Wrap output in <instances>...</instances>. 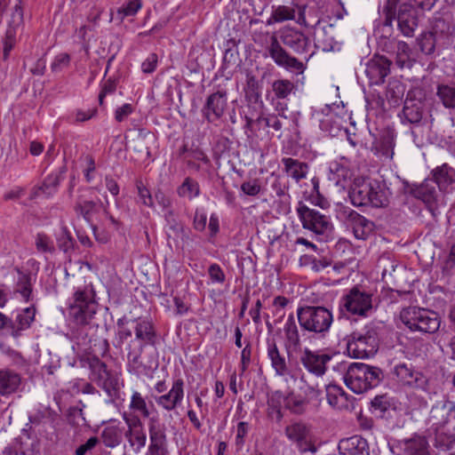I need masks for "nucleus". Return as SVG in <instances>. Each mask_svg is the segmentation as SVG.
Returning a JSON list of instances; mask_svg holds the SVG:
<instances>
[{
	"label": "nucleus",
	"instance_id": "obj_32",
	"mask_svg": "<svg viewBox=\"0 0 455 455\" xmlns=\"http://www.w3.org/2000/svg\"><path fill=\"white\" fill-rule=\"evenodd\" d=\"M166 219L168 221V229L166 232L168 243L170 246L173 243L178 247L180 240H183L185 236L183 225L174 219V215L172 211L167 213Z\"/></svg>",
	"mask_w": 455,
	"mask_h": 455
},
{
	"label": "nucleus",
	"instance_id": "obj_8",
	"mask_svg": "<svg viewBox=\"0 0 455 455\" xmlns=\"http://www.w3.org/2000/svg\"><path fill=\"white\" fill-rule=\"evenodd\" d=\"M347 353L354 358H369L378 350V339L373 331L354 332L347 344Z\"/></svg>",
	"mask_w": 455,
	"mask_h": 455
},
{
	"label": "nucleus",
	"instance_id": "obj_34",
	"mask_svg": "<svg viewBox=\"0 0 455 455\" xmlns=\"http://www.w3.org/2000/svg\"><path fill=\"white\" fill-rule=\"evenodd\" d=\"M282 163L284 165L285 172L297 181L307 177L308 166L306 163L291 157L283 158Z\"/></svg>",
	"mask_w": 455,
	"mask_h": 455
},
{
	"label": "nucleus",
	"instance_id": "obj_51",
	"mask_svg": "<svg viewBox=\"0 0 455 455\" xmlns=\"http://www.w3.org/2000/svg\"><path fill=\"white\" fill-rule=\"evenodd\" d=\"M36 315V308L34 307H27L23 313L17 317L20 330L23 331L28 329L33 323Z\"/></svg>",
	"mask_w": 455,
	"mask_h": 455
},
{
	"label": "nucleus",
	"instance_id": "obj_50",
	"mask_svg": "<svg viewBox=\"0 0 455 455\" xmlns=\"http://www.w3.org/2000/svg\"><path fill=\"white\" fill-rule=\"evenodd\" d=\"M281 117L286 118V116L279 113L278 115H268L267 116H260L256 119V122L258 124L264 123L266 126L273 128L276 132H281L283 128V123L280 119Z\"/></svg>",
	"mask_w": 455,
	"mask_h": 455
},
{
	"label": "nucleus",
	"instance_id": "obj_64",
	"mask_svg": "<svg viewBox=\"0 0 455 455\" xmlns=\"http://www.w3.org/2000/svg\"><path fill=\"white\" fill-rule=\"evenodd\" d=\"M132 108L130 104H124L121 108H117L115 114L116 120L117 122L124 121L131 113Z\"/></svg>",
	"mask_w": 455,
	"mask_h": 455
},
{
	"label": "nucleus",
	"instance_id": "obj_54",
	"mask_svg": "<svg viewBox=\"0 0 455 455\" xmlns=\"http://www.w3.org/2000/svg\"><path fill=\"white\" fill-rule=\"evenodd\" d=\"M136 187L140 202L146 206L152 207L154 202L149 190L144 186L142 181H137Z\"/></svg>",
	"mask_w": 455,
	"mask_h": 455
},
{
	"label": "nucleus",
	"instance_id": "obj_20",
	"mask_svg": "<svg viewBox=\"0 0 455 455\" xmlns=\"http://www.w3.org/2000/svg\"><path fill=\"white\" fill-rule=\"evenodd\" d=\"M396 20L402 34L408 37L413 36L415 28L418 26V16L415 8L408 4H401Z\"/></svg>",
	"mask_w": 455,
	"mask_h": 455
},
{
	"label": "nucleus",
	"instance_id": "obj_37",
	"mask_svg": "<svg viewBox=\"0 0 455 455\" xmlns=\"http://www.w3.org/2000/svg\"><path fill=\"white\" fill-rule=\"evenodd\" d=\"M284 334L286 339V346L288 347H292L293 349H298L300 347V337L292 315L288 317L284 325Z\"/></svg>",
	"mask_w": 455,
	"mask_h": 455
},
{
	"label": "nucleus",
	"instance_id": "obj_13",
	"mask_svg": "<svg viewBox=\"0 0 455 455\" xmlns=\"http://www.w3.org/2000/svg\"><path fill=\"white\" fill-rule=\"evenodd\" d=\"M128 148L138 155L139 160H148L150 157L149 147L156 142V136L145 129H134L126 137Z\"/></svg>",
	"mask_w": 455,
	"mask_h": 455
},
{
	"label": "nucleus",
	"instance_id": "obj_62",
	"mask_svg": "<svg viewBox=\"0 0 455 455\" xmlns=\"http://www.w3.org/2000/svg\"><path fill=\"white\" fill-rule=\"evenodd\" d=\"M123 418L128 427L127 431L143 427L144 426L140 419L136 415L128 416L126 413H124Z\"/></svg>",
	"mask_w": 455,
	"mask_h": 455
},
{
	"label": "nucleus",
	"instance_id": "obj_21",
	"mask_svg": "<svg viewBox=\"0 0 455 455\" xmlns=\"http://www.w3.org/2000/svg\"><path fill=\"white\" fill-rule=\"evenodd\" d=\"M184 397V381L181 379H176L168 393L155 397L158 406L167 411L176 409Z\"/></svg>",
	"mask_w": 455,
	"mask_h": 455
},
{
	"label": "nucleus",
	"instance_id": "obj_6",
	"mask_svg": "<svg viewBox=\"0 0 455 455\" xmlns=\"http://www.w3.org/2000/svg\"><path fill=\"white\" fill-rule=\"evenodd\" d=\"M306 405V398L296 395L293 390L286 395L280 391H275L267 399V413L271 419L280 422L283 417V408L292 413L301 414L304 412Z\"/></svg>",
	"mask_w": 455,
	"mask_h": 455
},
{
	"label": "nucleus",
	"instance_id": "obj_14",
	"mask_svg": "<svg viewBox=\"0 0 455 455\" xmlns=\"http://www.w3.org/2000/svg\"><path fill=\"white\" fill-rule=\"evenodd\" d=\"M331 355L322 351H313L305 348L300 356L301 364L312 374L320 377L327 371V363L331 361Z\"/></svg>",
	"mask_w": 455,
	"mask_h": 455
},
{
	"label": "nucleus",
	"instance_id": "obj_38",
	"mask_svg": "<svg viewBox=\"0 0 455 455\" xmlns=\"http://www.w3.org/2000/svg\"><path fill=\"white\" fill-rule=\"evenodd\" d=\"M123 429L118 426L106 427L100 435L103 443L108 448L118 446L123 439Z\"/></svg>",
	"mask_w": 455,
	"mask_h": 455
},
{
	"label": "nucleus",
	"instance_id": "obj_28",
	"mask_svg": "<svg viewBox=\"0 0 455 455\" xmlns=\"http://www.w3.org/2000/svg\"><path fill=\"white\" fill-rule=\"evenodd\" d=\"M21 384L20 374L14 371L4 369L0 370V394L8 395L16 392Z\"/></svg>",
	"mask_w": 455,
	"mask_h": 455
},
{
	"label": "nucleus",
	"instance_id": "obj_44",
	"mask_svg": "<svg viewBox=\"0 0 455 455\" xmlns=\"http://www.w3.org/2000/svg\"><path fill=\"white\" fill-rule=\"evenodd\" d=\"M129 408L135 412H139L144 418L150 416L146 399L138 391L132 393Z\"/></svg>",
	"mask_w": 455,
	"mask_h": 455
},
{
	"label": "nucleus",
	"instance_id": "obj_35",
	"mask_svg": "<svg viewBox=\"0 0 455 455\" xmlns=\"http://www.w3.org/2000/svg\"><path fill=\"white\" fill-rule=\"evenodd\" d=\"M436 96L445 108L455 109V84H438Z\"/></svg>",
	"mask_w": 455,
	"mask_h": 455
},
{
	"label": "nucleus",
	"instance_id": "obj_9",
	"mask_svg": "<svg viewBox=\"0 0 455 455\" xmlns=\"http://www.w3.org/2000/svg\"><path fill=\"white\" fill-rule=\"evenodd\" d=\"M267 52L274 62L290 72L301 75L306 69V65L294 56H291L279 43L276 36L270 38Z\"/></svg>",
	"mask_w": 455,
	"mask_h": 455
},
{
	"label": "nucleus",
	"instance_id": "obj_59",
	"mask_svg": "<svg viewBox=\"0 0 455 455\" xmlns=\"http://www.w3.org/2000/svg\"><path fill=\"white\" fill-rule=\"evenodd\" d=\"M68 419V422L74 426H79L85 421L82 410L76 407L69 409Z\"/></svg>",
	"mask_w": 455,
	"mask_h": 455
},
{
	"label": "nucleus",
	"instance_id": "obj_7",
	"mask_svg": "<svg viewBox=\"0 0 455 455\" xmlns=\"http://www.w3.org/2000/svg\"><path fill=\"white\" fill-rule=\"evenodd\" d=\"M297 316L300 327L314 333L328 331L333 321L331 312L323 307H299Z\"/></svg>",
	"mask_w": 455,
	"mask_h": 455
},
{
	"label": "nucleus",
	"instance_id": "obj_36",
	"mask_svg": "<svg viewBox=\"0 0 455 455\" xmlns=\"http://www.w3.org/2000/svg\"><path fill=\"white\" fill-rule=\"evenodd\" d=\"M454 170L447 164H443L433 171L434 181L440 190H446L453 182Z\"/></svg>",
	"mask_w": 455,
	"mask_h": 455
},
{
	"label": "nucleus",
	"instance_id": "obj_23",
	"mask_svg": "<svg viewBox=\"0 0 455 455\" xmlns=\"http://www.w3.org/2000/svg\"><path fill=\"white\" fill-rule=\"evenodd\" d=\"M227 106V92L218 91L211 94L206 100L204 113L208 121L218 120L225 111Z\"/></svg>",
	"mask_w": 455,
	"mask_h": 455
},
{
	"label": "nucleus",
	"instance_id": "obj_11",
	"mask_svg": "<svg viewBox=\"0 0 455 455\" xmlns=\"http://www.w3.org/2000/svg\"><path fill=\"white\" fill-rule=\"evenodd\" d=\"M89 365L91 379L102 387L110 397L116 396L118 380L108 371L106 363L94 357L90 359Z\"/></svg>",
	"mask_w": 455,
	"mask_h": 455
},
{
	"label": "nucleus",
	"instance_id": "obj_22",
	"mask_svg": "<svg viewBox=\"0 0 455 455\" xmlns=\"http://www.w3.org/2000/svg\"><path fill=\"white\" fill-rule=\"evenodd\" d=\"M424 107L422 100L416 99L411 92H408L401 115L402 122L411 124L420 123L424 115Z\"/></svg>",
	"mask_w": 455,
	"mask_h": 455
},
{
	"label": "nucleus",
	"instance_id": "obj_47",
	"mask_svg": "<svg viewBox=\"0 0 455 455\" xmlns=\"http://www.w3.org/2000/svg\"><path fill=\"white\" fill-rule=\"evenodd\" d=\"M35 246L38 252L52 254L55 246L52 240L44 233H38L35 238Z\"/></svg>",
	"mask_w": 455,
	"mask_h": 455
},
{
	"label": "nucleus",
	"instance_id": "obj_4",
	"mask_svg": "<svg viewBox=\"0 0 455 455\" xmlns=\"http://www.w3.org/2000/svg\"><path fill=\"white\" fill-rule=\"evenodd\" d=\"M400 319L411 331L423 333H435L440 328L441 319L431 310L409 307L400 312Z\"/></svg>",
	"mask_w": 455,
	"mask_h": 455
},
{
	"label": "nucleus",
	"instance_id": "obj_25",
	"mask_svg": "<svg viewBox=\"0 0 455 455\" xmlns=\"http://www.w3.org/2000/svg\"><path fill=\"white\" fill-rule=\"evenodd\" d=\"M339 450L343 455H370L368 443L360 435L341 440Z\"/></svg>",
	"mask_w": 455,
	"mask_h": 455
},
{
	"label": "nucleus",
	"instance_id": "obj_10",
	"mask_svg": "<svg viewBox=\"0 0 455 455\" xmlns=\"http://www.w3.org/2000/svg\"><path fill=\"white\" fill-rule=\"evenodd\" d=\"M286 437L296 443L301 452L311 451L315 453L316 448L312 442V432L309 425L302 421H294L287 425L284 429Z\"/></svg>",
	"mask_w": 455,
	"mask_h": 455
},
{
	"label": "nucleus",
	"instance_id": "obj_1",
	"mask_svg": "<svg viewBox=\"0 0 455 455\" xmlns=\"http://www.w3.org/2000/svg\"><path fill=\"white\" fill-rule=\"evenodd\" d=\"M351 203L355 206L371 205L383 207L387 204V197L379 182L365 178H355L349 190Z\"/></svg>",
	"mask_w": 455,
	"mask_h": 455
},
{
	"label": "nucleus",
	"instance_id": "obj_16",
	"mask_svg": "<svg viewBox=\"0 0 455 455\" xmlns=\"http://www.w3.org/2000/svg\"><path fill=\"white\" fill-rule=\"evenodd\" d=\"M23 27V8L22 0H18V3L12 10L11 18L8 20V28L6 31V39L4 46V56L7 58L10 51L12 50L15 36L17 32Z\"/></svg>",
	"mask_w": 455,
	"mask_h": 455
},
{
	"label": "nucleus",
	"instance_id": "obj_29",
	"mask_svg": "<svg viewBox=\"0 0 455 455\" xmlns=\"http://www.w3.org/2000/svg\"><path fill=\"white\" fill-rule=\"evenodd\" d=\"M395 373L403 384L411 387H422L426 382V379L419 372L414 371L404 363L396 365Z\"/></svg>",
	"mask_w": 455,
	"mask_h": 455
},
{
	"label": "nucleus",
	"instance_id": "obj_26",
	"mask_svg": "<svg viewBox=\"0 0 455 455\" xmlns=\"http://www.w3.org/2000/svg\"><path fill=\"white\" fill-rule=\"evenodd\" d=\"M150 444L146 455H167L166 435L158 426L149 425Z\"/></svg>",
	"mask_w": 455,
	"mask_h": 455
},
{
	"label": "nucleus",
	"instance_id": "obj_48",
	"mask_svg": "<svg viewBox=\"0 0 455 455\" xmlns=\"http://www.w3.org/2000/svg\"><path fill=\"white\" fill-rule=\"evenodd\" d=\"M419 48L425 54H432L435 49V35L433 32H425L418 39Z\"/></svg>",
	"mask_w": 455,
	"mask_h": 455
},
{
	"label": "nucleus",
	"instance_id": "obj_12",
	"mask_svg": "<svg viewBox=\"0 0 455 455\" xmlns=\"http://www.w3.org/2000/svg\"><path fill=\"white\" fill-rule=\"evenodd\" d=\"M297 212L303 228L311 230L316 235H323L332 228L329 218L314 209L301 205L298 208Z\"/></svg>",
	"mask_w": 455,
	"mask_h": 455
},
{
	"label": "nucleus",
	"instance_id": "obj_15",
	"mask_svg": "<svg viewBox=\"0 0 455 455\" xmlns=\"http://www.w3.org/2000/svg\"><path fill=\"white\" fill-rule=\"evenodd\" d=\"M343 307L353 315H363L371 308V294L354 287L343 298Z\"/></svg>",
	"mask_w": 455,
	"mask_h": 455
},
{
	"label": "nucleus",
	"instance_id": "obj_27",
	"mask_svg": "<svg viewBox=\"0 0 455 455\" xmlns=\"http://www.w3.org/2000/svg\"><path fill=\"white\" fill-rule=\"evenodd\" d=\"M414 195L417 198L422 200L428 207L429 211L434 214L436 210V198L437 192L434 182L426 180L414 190Z\"/></svg>",
	"mask_w": 455,
	"mask_h": 455
},
{
	"label": "nucleus",
	"instance_id": "obj_57",
	"mask_svg": "<svg viewBox=\"0 0 455 455\" xmlns=\"http://www.w3.org/2000/svg\"><path fill=\"white\" fill-rule=\"evenodd\" d=\"M69 62L70 56L68 53H60L52 63L51 68L54 72L60 71L61 68L68 67Z\"/></svg>",
	"mask_w": 455,
	"mask_h": 455
},
{
	"label": "nucleus",
	"instance_id": "obj_24",
	"mask_svg": "<svg viewBox=\"0 0 455 455\" xmlns=\"http://www.w3.org/2000/svg\"><path fill=\"white\" fill-rule=\"evenodd\" d=\"M326 396L329 404L337 410H350L354 407V397L348 395L338 385H328Z\"/></svg>",
	"mask_w": 455,
	"mask_h": 455
},
{
	"label": "nucleus",
	"instance_id": "obj_55",
	"mask_svg": "<svg viewBox=\"0 0 455 455\" xmlns=\"http://www.w3.org/2000/svg\"><path fill=\"white\" fill-rule=\"evenodd\" d=\"M208 274L213 283H223L225 282V274L221 267L216 263H213L209 267Z\"/></svg>",
	"mask_w": 455,
	"mask_h": 455
},
{
	"label": "nucleus",
	"instance_id": "obj_18",
	"mask_svg": "<svg viewBox=\"0 0 455 455\" xmlns=\"http://www.w3.org/2000/svg\"><path fill=\"white\" fill-rule=\"evenodd\" d=\"M391 61L385 56L374 55L367 63L365 73L371 84L384 83L390 72Z\"/></svg>",
	"mask_w": 455,
	"mask_h": 455
},
{
	"label": "nucleus",
	"instance_id": "obj_39",
	"mask_svg": "<svg viewBox=\"0 0 455 455\" xmlns=\"http://www.w3.org/2000/svg\"><path fill=\"white\" fill-rule=\"evenodd\" d=\"M295 10L286 5H279L275 7L270 17L267 20V25L280 23L286 20H293L295 19Z\"/></svg>",
	"mask_w": 455,
	"mask_h": 455
},
{
	"label": "nucleus",
	"instance_id": "obj_2",
	"mask_svg": "<svg viewBox=\"0 0 455 455\" xmlns=\"http://www.w3.org/2000/svg\"><path fill=\"white\" fill-rule=\"evenodd\" d=\"M382 379V371L363 363H351L344 380L348 388L355 394H363L378 386Z\"/></svg>",
	"mask_w": 455,
	"mask_h": 455
},
{
	"label": "nucleus",
	"instance_id": "obj_49",
	"mask_svg": "<svg viewBox=\"0 0 455 455\" xmlns=\"http://www.w3.org/2000/svg\"><path fill=\"white\" fill-rule=\"evenodd\" d=\"M411 50L408 44L400 41L397 43L396 63L400 68H403L409 64Z\"/></svg>",
	"mask_w": 455,
	"mask_h": 455
},
{
	"label": "nucleus",
	"instance_id": "obj_33",
	"mask_svg": "<svg viewBox=\"0 0 455 455\" xmlns=\"http://www.w3.org/2000/svg\"><path fill=\"white\" fill-rule=\"evenodd\" d=\"M267 356L271 361V365L278 376H284L287 371V364L284 356H283L275 342L267 344Z\"/></svg>",
	"mask_w": 455,
	"mask_h": 455
},
{
	"label": "nucleus",
	"instance_id": "obj_40",
	"mask_svg": "<svg viewBox=\"0 0 455 455\" xmlns=\"http://www.w3.org/2000/svg\"><path fill=\"white\" fill-rule=\"evenodd\" d=\"M404 451L407 455H429L426 438L418 436L405 443Z\"/></svg>",
	"mask_w": 455,
	"mask_h": 455
},
{
	"label": "nucleus",
	"instance_id": "obj_53",
	"mask_svg": "<svg viewBox=\"0 0 455 455\" xmlns=\"http://www.w3.org/2000/svg\"><path fill=\"white\" fill-rule=\"evenodd\" d=\"M241 190L247 196H256L261 191V186L259 180L245 181L241 185Z\"/></svg>",
	"mask_w": 455,
	"mask_h": 455
},
{
	"label": "nucleus",
	"instance_id": "obj_60",
	"mask_svg": "<svg viewBox=\"0 0 455 455\" xmlns=\"http://www.w3.org/2000/svg\"><path fill=\"white\" fill-rule=\"evenodd\" d=\"M116 88V84L114 80L108 79L105 82L99 95V102L100 106L103 105V100L106 95L114 92Z\"/></svg>",
	"mask_w": 455,
	"mask_h": 455
},
{
	"label": "nucleus",
	"instance_id": "obj_63",
	"mask_svg": "<svg viewBox=\"0 0 455 455\" xmlns=\"http://www.w3.org/2000/svg\"><path fill=\"white\" fill-rule=\"evenodd\" d=\"M455 266V244H452L450 252L443 263V270L450 271Z\"/></svg>",
	"mask_w": 455,
	"mask_h": 455
},
{
	"label": "nucleus",
	"instance_id": "obj_42",
	"mask_svg": "<svg viewBox=\"0 0 455 455\" xmlns=\"http://www.w3.org/2000/svg\"><path fill=\"white\" fill-rule=\"evenodd\" d=\"M177 194L180 197H185L191 200L199 196V184L196 180L188 177L184 180L182 184L177 188Z\"/></svg>",
	"mask_w": 455,
	"mask_h": 455
},
{
	"label": "nucleus",
	"instance_id": "obj_46",
	"mask_svg": "<svg viewBox=\"0 0 455 455\" xmlns=\"http://www.w3.org/2000/svg\"><path fill=\"white\" fill-rule=\"evenodd\" d=\"M125 436L128 439L129 443L132 446H136V449L140 451L146 445L147 435L143 427H139L132 431H126Z\"/></svg>",
	"mask_w": 455,
	"mask_h": 455
},
{
	"label": "nucleus",
	"instance_id": "obj_45",
	"mask_svg": "<svg viewBox=\"0 0 455 455\" xmlns=\"http://www.w3.org/2000/svg\"><path fill=\"white\" fill-rule=\"evenodd\" d=\"M141 7L142 2L140 0H130L127 4L117 9L116 19H118L121 23L124 18L134 16Z\"/></svg>",
	"mask_w": 455,
	"mask_h": 455
},
{
	"label": "nucleus",
	"instance_id": "obj_61",
	"mask_svg": "<svg viewBox=\"0 0 455 455\" xmlns=\"http://www.w3.org/2000/svg\"><path fill=\"white\" fill-rule=\"evenodd\" d=\"M103 11L102 7L93 4L87 15V20L94 26L98 25Z\"/></svg>",
	"mask_w": 455,
	"mask_h": 455
},
{
	"label": "nucleus",
	"instance_id": "obj_3",
	"mask_svg": "<svg viewBox=\"0 0 455 455\" xmlns=\"http://www.w3.org/2000/svg\"><path fill=\"white\" fill-rule=\"evenodd\" d=\"M431 419L437 425L435 436V446L443 451L449 450L455 443V433L444 430L451 418L455 419V403L446 400L431 410Z\"/></svg>",
	"mask_w": 455,
	"mask_h": 455
},
{
	"label": "nucleus",
	"instance_id": "obj_19",
	"mask_svg": "<svg viewBox=\"0 0 455 455\" xmlns=\"http://www.w3.org/2000/svg\"><path fill=\"white\" fill-rule=\"evenodd\" d=\"M346 224L355 237L359 240L367 239L374 230V223L363 215L351 210L346 216Z\"/></svg>",
	"mask_w": 455,
	"mask_h": 455
},
{
	"label": "nucleus",
	"instance_id": "obj_41",
	"mask_svg": "<svg viewBox=\"0 0 455 455\" xmlns=\"http://www.w3.org/2000/svg\"><path fill=\"white\" fill-rule=\"evenodd\" d=\"M296 89L293 82L288 79H277L272 84V91L275 98L287 99Z\"/></svg>",
	"mask_w": 455,
	"mask_h": 455
},
{
	"label": "nucleus",
	"instance_id": "obj_31",
	"mask_svg": "<svg viewBox=\"0 0 455 455\" xmlns=\"http://www.w3.org/2000/svg\"><path fill=\"white\" fill-rule=\"evenodd\" d=\"M136 323V339L146 344L155 345L156 340V331L153 323L148 319L141 318L137 319Z\"/></svg>",
	"mask_w": 455,
	"mask_h": 455
},
{
	"label": "nucleus",
	"instance_id": "obj_17",
	"mask_svg": "<svg viewBox=\"0 0 455 455\" xmlns=\"http://www.w3.org/2000/svg\"><path fill=\"white\" fill-rule=\"evenodd\" d=\"M280 39L282 43L297 53H304L309 45L308 37L300 30L290 26L280 29Z\"/></svg>",
	"mask_w": 455,
	"mask_h": 455
},
{
	"label": "nucleus",
	"instance_id": "obj_56",
	"mask_svg": "<svg viewBox=\"0 0 455 455\" xmlns=\"http://www.w3.org/2000/svg\"><path fill=\"white\" fill-rule=\"evenodd\" d=\"M99 443L100 440L97 436L90 437L84 443L76 448L75 455H85L87 452L92 451Z\"/></svg>",
	"mask_w": 455,
	"mask_h": 455
},
{
	"label": "nucleus",
	"instance_id": "obj_30",
	"mask_svg": "<svg viewBox=\"0 0 455 455\" xmlns=\"http://www.w3.org/2000/svg\"><path fill=\"white\" fill-rule=\"evenodd\" d=\"M143 348L144 345H136L133 341L128 345L127 366L130 372L138 374L145 370L146 367L141 359Z\"/></svg>",
	"mask_w": 455,
	"mask_h": 455
},
{
	"label": "nucleus",
	"instance_id": "obj_52",
	"mask_svg": "<svg viewBox=\"0 0 455 455\" xmlns=\"http://www.w3.org/2000/svg\"><path fill=\"white\" fill-rule=\"evenodd\" d=\"M57 243L60 250L67 252L73 247V239L66 228H61L57 236Z\"/></svg>",
	"mask_w": 455,
	"mask_h": 455
},
{
	"label": "nucleus",
	"instance_id": "obj_58",
	"mask_svg": "<svg viewBox=\"0 0 455 455\" xmlns=\"http://www.w3.org/2000/svg\"><path fill=\"white\" fill-rule=\"evenodd\" d=\"M157 62V55L156 53H150L141 64L142 71L146 74L154 72L156 68Z\"/></svg>",
	"mask_w": 455,
	"mask_h": 455
},
{
	"label": "nucleus",
	"instance_id": "obj_43",
	"mask_svg": "<svg viewBox=\"0 0 455 455\" xmlns=\"http://www.w3.org/2000/svg\"><path fill=\"white\" fill-rule=\"evenodd\" d=\"M14 292L20 293L21 297L28 301L32 294L31 278L28 275L19 272V277L15 284Z\"/></svg>",
	"mask_w": 455,
	"mask_h": 455
},
{
	"label": "nucleus",
	"instance_id": "obj_5",
	"mask_svg": "<svg viewBox=\"0 0 455 455\" xmlns=\"http://www.w3.org/2000/svg\"><path fill=\"white\" fill-rule=\"evenodd\" d=\"M98 304L94 291L89 286L77 289L68 307L69 317L79 325L88 324L97 312Z\"/></svg>",
	"mask_w": 455,
	"mask_h": 455
}]
</instances>
